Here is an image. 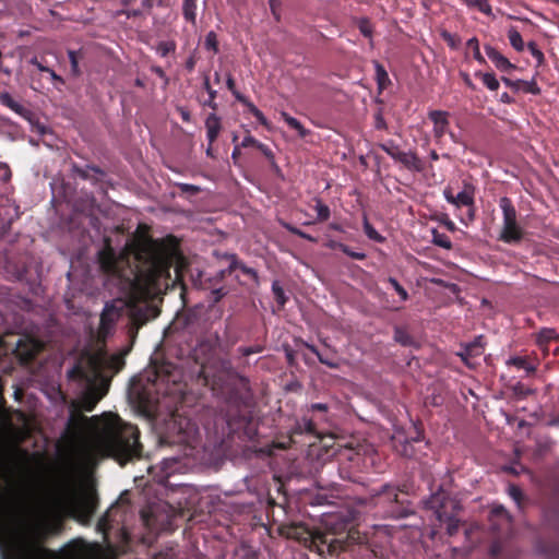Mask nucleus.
Returning <instances> with one entry per match:
<instances>
[{
	"label": "nucleus",
	"mask_w": 559,
	"mask_h": 559,
	"mask_svg": "<svg viewBox=\"0 0 559 559\" xmlns=\"http://www.w3.org/2000/svg\"><path fill=\"white\" fill-rule=\"evenodd\" d=\"M175 261V251L164 249L151 240L132 245L119 257L115 255L111 248L102 252V267L117 277L124 300L117 299L105 305L98 328L99 338L105 340L111 334L124 308L138 325L157 317L156 308L147 300L168 288L170 267Z\"/></svg>",
	"instance_id": "f257e3e1"
},
{
	"label": "nucleus",
	"mask_w": 559,
	"mask_h": 559,
	"mask_svg": "<svg viewBox=\"0 0 559 559\" xmlns=\"http://www.w3.org/2000/svg\"><path fill=\"white\" fill-rule=\"evenodd\" d=\"M76 460L84 469L93 467L98 460L110 456L121 464L138 455L139 431L114 414L83 417Z\"/></svg>",
	"instance_id": "f03ea898"
},
{
	"label": "nucleus",
	"mask_w": 559,
	"mask_h": 559,
	"mask_svg": "<svg viewBox=\"0 0 559 559\" xmlns=\"http://www.w3.org/2000/svg\"><path fill=\"white\" fill-rule=\"evenodd\" d=\"M129 349L108 354L99 349L87 355L74 369L73 373L84 383V392L79 406L92 412L98 401L107 393L111 374L124 365V356Z\"/></svg>",
	"instance_id": "7ed1b4c3"
},
{
	"label": "nucleus",
	"mask_w": 559,
	"mask_h": 559,
	"mask_svg": "<svg viewBox=\"0 0 559 559\" xmlns=\"http://www.w3.org/2000/svg\"><path fill=\"white\" fill-rule=\"evenodd\" d=\"M500 207L503 213V225L500 239L504 242H519L522 239L523 231L516 222V212L508 198L500 199Z\"/></svg>",
	"instance_id": "20e7f679"
},
{
	"label": "nucleus",
	"mask_w": 559,
	"mask_h": 559,
	"mask_svg": "<svg viewBox=\"0 0 559 559\" xmlns=\"http://www.w3.org/2000/svg\"><path fill=\"white\" fill-rule=\"evenodd\" d=\"M169 433L178 437V442L191 444L199 435L197 425L189 418L173 414L169 423Z\"/></svg>",
	"instance_id": "39448f33"
},
{
	"label": "nucleus",
	"mask_w": 559,
	"mask_h": 559,
	"mask_svg": "<svg viewBox=\"0 0 559 559\" xmlns=\"http://www.w3.org/2000/svg\"><path fill=\"white\" fill-rule=\"evenodd\" d=\"M380 147L394 160L401 163L411 170H420L421 163L412 151L403 152L393 142L380 144Z\"/></svg>",
	"instance_id": "423d86ee"
},
{
	"label": "nucleus",
	"mask_w": 559,
	"mask_h": 559,
	"mask_svg": "<svg viewBox=\"0 0 559 559\" xmlns=\"http://www.w3.org/2000/svg\"><path fill=\"white\" fill-rule=\"evenodd\" d=\"M443 195L449 203L456 207L472 206L474 204L475 189L472 185L465 183L463 190L454 194L453 189L447 187L443 190Z\"/></svg>",
	"instance_id": "0eeeda50"
},
{
	"label": "nucleus",
	"mask_w": 559,
	"mask_h": 559,
	"mask_svg": "<svg viewBox=\"0 0 559 559\" xmlns=\"http://www.w3.org/2000/svg\"><path fill=\"white\" fill-rule=\"evenodd\" d=\"M429 118L433 123L435 138H442L448 132L449 128L448 112L442 110H432L429 112Z\"/></svg>",
	"instance_id": "6e6552de"
},
{
	"label": "nucleus",
	"mask_w": 559,
	"mask_h": 559,
	"mask_svg": "<svg viewBox=\"0 0 559 559\" xmlns=\"http://www.w3.org/2000/svg\"><path fill=\"white\" fill-rule=\"evenodd\" d=\"M486 55L490 59V61L495 64V67L502 72H511L514 69V66L499 51H497L492 47H486Z\"/></svg>",
	"instance_id": "1a4fd4ad"
},
{
	"label": "nucleus",
	"mask_w": 559,
	"mask_h": 559,
	"mask_svg": "<svg viewBox=\"0 0 559 559\" xmlns=\"http://www.w3.org/2000/svg\"><path fill=\"white\" fill-rule=\"evenodd\" d=\"M205 129H206V138L210 144H213L217 139L222 124L219 118L215 114H211L207 116L205 120Z\"/></svg>",
	"instance_id": "9d476101"
},
{
	"label": "nucleus",
	"mask_w": 559,
	"mask_h": 559,
	"mask_svg": "<svg viewBox=\"0 0 559 559\" xmlns=\"http://www.w3.org/2000/svg\"><path fill=\"white\" fill-rule=\"evenodd\" d=\"M483 349H484L483 337L479 336L473 343L466 345V347L464 348V352H462L460 354V356L468 366H471L468 359L472 357L481 355Z\"/></svg>",
	"instance_id": "9b49d317"
},
{
	"label": "nucleus",
	"mask_w": 559,
	"mask_h": 559,
	"mask_svg": "<svg viewBox=\"0 0 559 559\" xmlns=\"http://www.w3.org/2000/svg\"><path fill=\"white\" fill-rule=\"evenodd\" d=\"M280 115L287 126L298 133L299 138L305 139L310 134V130L306 129L299 120L292 117L286 111H281Z\"/></svg>",
	"instance_id": "f8f14e48"
},
{
	"label": "nucleus",
	"mask_w": 559,
	"mask_h": 559,
	"mask_svg": "<svg viewBox=\"0 0 559 559\" xmlns=\"http://www.w3.org/2000/svg\"><path fill=\"white\" fill-rule=\"evenodd\" d=\"M557 338V333L552 329H544L537 335V344L539 347L545 350V346Z\"/></svg>",
	"instance_id": "ddd939ff"
},
{
	"label": "nucleus",
	"mask_w": 559,
	"mask_h": 559,
	"mask_svg": "<svg viewBox=\"0 0 559 559\" xmlns=\"http://www.w3.org/2000/svg\"><path fill=\"white\" fill-rule=\"evenodd\" d=\"M182 9L185 19L194 24L197 19V0H185Z\"/></svg>",
	"instance_id": "4468645a"
},
{
	"label": "nucleus",
	"mask_w": 559,
	"mask_h": 559,
	"mask_svg": "<svg viewBox=\"0 0 559 559\" xmlns=\"http://www.w3.org/2000/svg\"><path fill=\"white\" fill-rule=\"evenodd\" d=\"M508 38H509L511 46L515 50L522 51L524 49L523 38H522L521 34L514 27H511L508 31Z\"/></svg>",
	"instance_id": "2eb2a0df"
},
{
	"label": "nucleus",
	"mask_w": 559,
	"mask_h": 559,
	"mask_svg": "<svg viewBox=\"0 0 559 559\" xmlns=\"http://www.w3.org/2000/svg\"><path fill=\"white\" fill-rule=\"evenodd\" d=\"M469 8H477L486 15H491L492 10L488 0H462Z\"/></svg>",
	"instance_id": "dca6fc26"
},
{
	"label": "nucleus",
	"mask_w": 559,
	"mask_h": 559,
	"mask_svg": "<svg viewBox=\"0 0 559 559\" xmlns=\"http://www.w3.org/2000/svg\"><path fill=\"white\" fill-rule=\"evenodd\" d=\"M507 364L512 365L519 369H524L527 373L535 371V367L523 357H511L508 359Z\"/></svg>",
	"instance_id": "f3484780"
},
{
	"label": "nucleus",
	"mask_w": 559,
	"mask_h": 559,
	"mask_svg": "<svg viewBox=\"0 0 559 559\" xmlns=\"http://www.w3.org/2000/svg\"><path fill=\"white\" fill-rule=\"evenodd\" d=\"M432 241L435 245L444 249H451L452 247V242L449 239V237L445 236L444 234L438 233L437 230L432 231Z\"/></svg>",
	"instance_id": "a211bd4d"
},
{
	"label": "nucleus",
	"mask_w": 559,
	"mask_h": 559,
	"mask_svg": "<svg viewBox=\"0 0 559 559\" xmlns=\"http://www.w3.org/2000/svg\"><path fill=\"white\" fill-rule=\"evenodd\" d=\"M481 81L490 91H497L500 86L499 81L492 73H483Z\"/></svg>",
	"instance_id": "6ab92c4d"
},
{
	"label": "nucleus",
	"mask_w": 559,
	"mask_h": 559,
	"mask_svg": "<svg viewBox=\"0 0 559 559\" xmlns=\"http://www.w3.org/2000/svg\"><path fill=\"white\" fill-rule=\"evenodd\" d=\"M364 230L370 239L379 242L383 241V237L371 226L366 216L364 218Z\"/></svg>",
	"instance_id": "aec40b11"
},
{
	"label": "nucleus",
	"mask_w": 559,
	"mask_h": 559,
	"mask_svg": "<svg viewBox=\"0 0 559 559\" xmlns=\"http://www.w3.org/2000/svg\"><path fill=\"white\" fill-rule=\"evenodd\" d=\"M175 48L176 46L173 41H160L156 47V52L162 57H166L169 52L174 51Z\"/></svg>",
	"instance_id": "412c9836"
},
{
	"label": "nucleus",
	"mask_w": 559,
	"mask_h": 559,
	"mask_svg": "<svg viewBox=\"0 0 559 559\" xmlns=\"http://www.w3.org/2000/svg\"><path fill=\"white\" fill-rule=\"evenodd\" d=\"M314 210L319 219L326 221L330 217V209L321 201L316 202Z\"/></svg>",
	"instance_id": "4be33fe9"
},
{
	"label": "nucleus",
	"mask_w": 559,
	"mask_h": 559,
	"mask_svg": "<svg viewBox=\"0 0 559 559\" xmlns=\"http://www.w3.org/2000/svg\"><path fill=\"white\" fill-rule=\"evenodd\" d=\"M358 28L365 37L371 38L372 26H371V23L367 19H360L358 21Z\"/></svg>",
	"instance_id": "5701e85b"
},
{
	"label": "nucleus",
	"mask_w": 559,
	"mask_h": 559,
	"mask_svg": "<svg viewBox=\"0 0 559 559\" xmlns=\"http://www.w3.org/2000/svg\"><path fill=\"white\" fill-rule=\"evenodd\" d=\"M12 111L17 114L19 116L23 117L25 120L32 122L33 114L29 109L25 108L20 103H16V105L13 107Z\"/></svg>",
	"instance_id": "b1692460"
},
{
	"label": "nucleus",
	"mask_w": 559,
	"mask_h": 559,
	"mask_svg": "<svg viewBox=\"0 0 559 559\" xmlns=\"http://www.w3.org/2000/svg\"><path fill=\"white\" fill-rule=\"evenodd\" d=\"M204 45H205L206 49L213 50L214 52L217 51V37H216V34L214 32H210L205 36Z\"/></svg>",
	"instance_id": "393cba45"
},
{
	"label": "nucleus",
	"mask_w": 559,
	"mask_h": 559,
	"mask_svg": "<svg viewBox=\"0 0 559 559\" xmlns=\"http://www.w3.org/2000/svg\"><path fill=\"white\" fill-rule=\"evenodd\" d=\"M389 283L392 285V287L399 294L402 300H407V292L400 285V283L394 277H390Z\"/></svg>",
	"instance_id": "a878e982"
},
{
	"label": "nucleus",
	"mask_w": 559,
	"mask_h": 559,
	"mask_svg": "<svg viewBox=\"0 0 559 559\" xmlns=\"http://www.w3.org/2000/svg\"><path fill=\"white\" fill-rule=\"evenodd\" d=\"M109 522V511H107L102 518L98 520L96 530L100 533H105L108 528Z\"/></svg>",
	"instance_id": "bb28decb"
},
{
	"label": "nucleus",
	"mask_w": 559,
	"mask_h": 559,
	"mask_svg": "<svg viewBox=\"0 0 559 559\" xmlns=\"http://www.w3.org/2000/svg\"><path fill=\"white\" fill-rule=\"evenodd\" d=\"M0 102L11 110L16 105V100H14L9 93H2L0 94Z\"/></svg>",
	"instance_id": "cd10ccee"
},
{
	"label": "nucleus",
	"mask_w": 559,
	"mask_h": 559,
	"mask_svg": "<svg viewBox=\"0 0 559 559\" xmlns=\"http://www.w3.org/2000/svg\"><path fill=\"white\" fill-rule=\"evenodd\" d=\"M508 492L510 495V497L518 503L520 504V500H521V497H522V491L519 487L514 486V485H510L509 488H508Z\"/></svg>",
	"instance_id": "c85d7f7f"
},
{
	"label": "nucleus",
	"mask_w": 559,
	"mask_h": 559,
	"mask_svg": "<svg viewBox=\"0 0 559 559\" xmlns=\"http://www.w3.org/2000/svg\"><path fill=\"white\" fill-rule=\"evenodd\" d=\"M467 46H469V47H472V48H473L475 59H477L478 61H481V60H483V57H481V55H480L478 40H477L476 38H471V39L467 41Z\"/></svg>",
	"instance_id": "c756f323"
},
{
	"label": "nucleus",
	"mask_w": 559,
	"mask_h": 559,
	"mask_svg": "<svg viewBox=\"0 0 559 559\" xmlns=\"http://www.w3.org/2000/svg\"><path fill=\"white\" fill-rule=\"evenodd\" d=\"M528 49L532 53V56L538 61V62H542L543 59H544V55L543 52L537 48V46L535 45V43H530L528 44Z\"/></svg>",
	"instance_id": "7c9ffc66"
},
{
	"label": "nucleus",
	"mask_w": 559,
	"mask_h": 559,
	"mask_svg": "<svg viewBox=\"0 0 559 559\" xmlns=\"http://www.w3.org/2000/svg\"><path fill=\"white\" fill-rule=\"evenodd\" d=\"M272 288H273V293H274L276 299L278 300V302L280 304H284L285 298H284V290H283V288L276 282L273 283Z\"/></svg>",
	"instance_id": "2f4dec72"
},
{
	"label": "nucleus",
	"mask_w": 559,
	"mask_h": 559,
	"mask_svg": "<svg viewBox=\"0 0 559 559\" xmlns=\"http://www.w3.org/2000/svg\"><path fill=\"white\" fill-rule=\"evenodd\" d=\"M342 250L344 253H346L347 255L354 258V259H357V260H364L366 258V254L364 252H355V251H352L348 247L346 246H341Z\"/></svg>",
	"instance_id": "473e14b6"
},
{
	"label": "nucleus",
	"mask_w": 559,
	"mask_h": 559,
	"mask_svg": "<svg viewBox=\"0 0 559 559\" xmlns=\"http://www.w3.org/2000/svg\"><path fill=\"white\" fill-rule=\"evenodd\" d=\"M253 116L258 119V121L264 126L265 128H267L269 130L271 129V126H270V122L269 120L265 118V116L263 115V112L260 110V109H254V114Z\"/></svg>",
	"instance_id": "72a5a7b5"
},
{
	"label": "nucleus",
	"mask_w": 559,
	"mask_h": 559,
	"mask_svg": "<svg viewBox=\"0 0 559 559\" xmlns=\"http://www.w3.org/2000/svg\"><path fill=\"white\" fill-rule=\"evenodd\" d=\"M285 226V228H287L289 231L302 237V238H306L308 240H313V238L309 235H307L306 233L301 231L300 229L298 228H295L293 226H290L289 224H283Z\"/></svg>",
	"instance_id": "f704fd0d"
},
{
	"label": "nucleus",
	"mask_w": 559,
	"mask_h": 559,
	"mask_svg": "<svg viewBox=\"0 0 559 559\" xmlns=\"http://www.w3.org/2000/svg\"><path fill=\"white\" fill-rule=\"evenodd\" d=\"M408 338L409 337L402 330H400V329L395 330V340L399 343L406 345V344H408Z\"/></svg>",
	"instance_id": "c9c22d12"
},
{
	"label": "nucleus",
	"mask_w": 559,
	"mask_h": 559,
	"mask_svg": "<svg viewBox=\"0 0 559 559\" xmlns=\"http://www.w3.org/2000/svg\"><path fill=\"white\" fill-rule=\"evenodd\" d=\"M257 148L262 152L264 156H266L269 159H273L274 155L272 151L263 143L259 142L257 143Z\"/></svg>",
	"instance_id": "e433bc0d"
},
{
	"label": "nucleus",
	"mask_w": 559,
	"mask_h": 559,
	"mask_svg": "<svg viewBox=\"0 0 559 559\" xmlns=\"http://www.w3.org/2000/svg\"><path fill=\"white\" fill-rule=\"evenodd\" d=\"M442 37L449 44L450 47L456 48L457 43H456L455 37L452 34H450L448 32H443Z\"/></svg>",
	"instance_id": "4c0bfd02"
},
{
	"label": "nucleus",
	"mask_w": 559,
	"mask_h": 559,
	"mask_svg": "<svg viewBox=\"0 0 559 559\" xmlns=\"http://www.w3.org/2000/svg\"><path fill=\"white\" fill-rule=\"evenodd\" d=\"M257 143H259V141H257L253 136L247 135V136L243 138L240 146L241 147H248V146H255L257 147Z\"/></svg>",
	"instance_id": "58836bf2"
},
{
	"label": "nucleus",
	"mask_w": 559,
	"mask_h": 559,
	"mask_svg": "<svg viewBox=\"0 0 559 559\" xmlns=\"http://www.w3.org/2000/svg\"><path fill=\"white\" fill-rule=\"evenodd\" d=\"M69 58H70V61H71V67H72L73 73L78 74L79 73V66H78V60H76V57H75V52L74 51H69Z\"/></svg>",
	"instance_id": "ea45409f"
},
{
	"label": "nucleus",
	"mask_w": 559,
	"mask_h": 559,
	"mask_svg": "<svg viewBox=\"0 0 559 559\" xmlns=\"http://www.w3.org/2000/svg\"><path fill=\"white\" fill-rule=\"evenodd\" d=\"M492 515L493 516H501V518L506 519V521L509 520L508 513H507V511L502 507H498V508L493 509L492 510Z\"/></svg>",
	"instance_id": "a19ab883"
},
{
	"label": "nucleus",
	"mask_w": 559,
	"mask_h": 559,
	"mask_svg": "<svg viewBox=\"0 0 559 559\" xmlns=\"http://www.w3.org/2000/svg\"><path fill=\"white\" fill-rule=\"evenodd\" d=\"M179 187L185 192L197 193L199 191V187L188 183H180Z\"/></svg>",
	"instance_id": "79ce46f5"
},
{
	"label": "nucleus",
	"mask_w": 559,
	"mask_h": 559,
	"mask_svg": "<svg viewBox=\"0 0 559 559\" xmlns=\"http://www.w3.org/2000/svg\"><path fill=\"white\" fill-rule=\"evenodd\" d=\"M238 267H239V269H240L245 274L250 275V276H252V277H253V278H255V280L258 278V274H257V272H255L253 269L248 267V266L242 265V264H241V265H239Z\"/></svg>",
	"instance_id": "37998d69"
},
{
	"label": "nucleus",
	"mask_w": 559,
	"mask_h": 559,
	"mask_svg": "<svg viewBox=\"0 0 559 559\" xmlns=\"http://www.w3.org/2000/svg\"><path fill=\"white\" fill-rule=\"evenodd\" d=\"M438 502H439V498H438V497H433V498L431 499V501H430V504H431V508L436 509V514H437L438 519H439L440 521H442V513H441V511L438 509V506H437V504H438Z\"/></svg>",
	"instance_id": "c03bdc74"
},
{
	"label": "nucleus",
	"mask_w": 559,
	"mask_h": 559,
	"mask_svg": "<svg viewBox=\"0 0 559 559\" xmlns=\"http://www.w3.org/2000/svg\"><path fill=\"white\" fill-rule=\"evenodd\" d=\"M33 66H35L39 71L47 72L49 68L43 66L37 58H32L29 61Z\"/></svg>",
	"instance_id": "a18cd8bd"
},
{
	"label": "nucleus",
	"mask_w": 559,
	"mask_h": 559,
	"mask_svg": "<svg viewBox=\"0 0 559 559\" xmlns=\"http://www.w3.org/2000/svg\"><path fill=\"white\" fill-rule=\"evenodd\" d=\"M376 128L377 129L385 128V121H384L383 117L380 114H378L376 116Z\"/></svg>",
	"instance_id": "49530a36"
},
{
	"label": "nucleus",
	"mask_w": 559,
	"mask_h": 559,
	"mask_svg": "<svg viewBox=\"0 0 559 559\" xmlns=\"http://www.w3.org/2000/svg\"><path fill=\"white\" fill-rule=\"evenodd\" d=\"M308 347L310 348V350H311L312 353H314V354L319 357V359H320V361H321V362L326 364V365H329V366H331V367H334V365H333V364H331V362H329V360H324V359L319 355L318 350H317L313 346H308Z\"/></svg>",
	"instance_id": "de8ad7c7"
},
{
	"label": "nucleus",
	"mask_w": 559,
	"mask_h": 559,
	"mask_svg": "<svg viewBox=\"0 0 559 559\" xmlns=\"http://www.w3.org/2000/svg\"><path fill=\"white\" fill-rule=\"evenodd\" d=\"M376 69H377V74L380 76H383V78H386V72L384 71L383 67L380 66L379 63L376 64Z\"/></svg>",
	"instance_id": "09e8293b"
},
{
	"label": "nucleus",
	"mask_w": 559,
	"mask_h": 559,
	"mask_svg": "<svg viewBox=\"0 0 559 559\" xmlns=\"http://www.w3.org/2000/svg\"><path fill=\"white\" fill-rule=\"evenodd\" d=\"M179 110H180L181 118L185 121H190V114H189V111L183 109V108H180Z\"/></svg>",
	"instance_id": "8fccbe9b"
},
{
	"label": "nucleus",
	"mask_w": 559,
	"mask_h": 559,
	"mask_svg": "<svg viewBox=\"0 0 559 559\" xmlns=\"http://www.w3.org/2000/svg\"><path fill=\"white\" fill-rule=\"evenodd\" d=\"M243 105L247 106V108L249 109V111L253 115L254 114V109H258L251 102H249L248 99L247 100H243Z\"/></svg>",
	"instance_id": "3c124183"
},
{
	"label": "nucleus",
	"mask_w": 559,
	"mask_h": 559,
	"mask_svg": "<svg viewBox=\"0 0 559 559\" xmlns=\"http://www.w3.org/2000/svg\"><path fill=\"white\" fill-rule=\"evenodd\" d=\"M47 73H49V75H50V78H51L52 80L61 81V78H60L59 75H57V74H56V72H55L53 70L48 69V70H47Z\"/></svg>",
	"instance_id": "603ef678"
},
{
	"label": "nucleus",
	"mask_w": 559,
	"mask_h": 559,
	"mask_svg": "<svg viewBox=\"0 0 559 559\" xmlns=\"http://www.w3.org/2000/svg\"><path fill=\"white\" fill-rule=\"evenodd\" d=\"M227 86H228V88H229L230 91H233V93L235 92V91H234L235 82H234V80H233L231 78H228V80H227Z\"/></svg>",
	"instance_id": "864d4df0"
},
{
	"label": "nucleus",
	"mask_w": 559,
	"mask_h": 559,
	"mask_svg": "<svg viewBox=\"0 0 559 559\" xmlns=\"http://www.w3.org/2000/svg\"><path fill=\"white\" fill-rule=\"evenodd\" d=\"M153 71L159 75L160 78H163L165 74H164V71L159 68V67H154L153 68Z\"/></svg>",
	"instance_id": "5fc2aeb1"
},
{
	"label": "nucleus",
	"mask_w": 559,
	"mask_h": 559,
	"mask_svg": "<svg viewBox=\"0 0 559 559\" xmlns=\"http://www.w3.org/2000/svg\"><path fill=\"white\" fill-rule=\"evenodd\" d=\"M312 408L319 409V411H325L326 406L324 404H313Z\"/></svg>",
	"instance_id": "6e6d98bb"
},
{
	"label": "nucleus",
	"mask_w": 559,
	"mask_h": 559,
	"mask_svg": "<svg viewBox=\"0 0 559 559\" xmlns=\"http://www.w3.org/2000/svg\"><path fill=\"white\" fill-rule=\"evenodd\" d=\"M239 153H240L239 146H235V148H234V151H233V153H231V157H233L234 159H236V158H237V156L239 155Z\"/></svg>",
	"instance_id": "4d7b16f0"
},
{
	"label": "nucleus",
	"mask_w": 559,
	"mask_h": 559,
	"mask_svg": "<svg viewBox=\"0 0 559 559\" xmlns=\"http://www.w3.org/2000/svg\"><path fill=\"white\" fill-rule=\"evenodd\" d=\"M457 525L456 524H452L450 523L449 526H448V531L450 534H453V532H455Z\"/></svg>",
	"instance_id": "13d9d810"
},
{
	"label": "nucleus",
	"mask_w": 559,
	"mask_h": 559,
	"mask_svg": "<svg viewBox=\"0 0 559 559\" xmlns=\"http://www.w3.org/2000/svg\"><path fill=\"white\" fill-rule=\"evenodd\" d=\"M445 226L450 229V230H454L455 229V226H454V223L451 222V221H448L445 223Z\"/></svg>",
	"instance_id": "bf43d9fd"
},
{
	"label": "nucleus",
	"mask_w": 559,
	"mask_h": 559,
	"mask_svg": "<svg viewBox=\"0 0 559 559\" xmlns=\"http://www.w3.org/2000/svg\"><path fill=\"white\" fill-rule=\"evenodd\" d=\"M234 95L236 96V98L238 100H240L242 104H243V100H247V98H245L243 96H241L239 93L237 92H234Z\"/></svg>",
	"instance_id": "052dcab7"
},
{
	"label": "nucleus",
	"mask_w": 559,
	"mask_h": 559,
	"mask_svg": "<svg viewBox=\"0 0 559 559\" xmlns=\"http://www.w3.org/2000/svg\"><path fill=\"white\" fill-rule=\"evenodd\" d=\"M272 11L275 10L276 0H269Z\"/></svg>",
	"instance_id": "680f3d73"
},
{
	"label": "nucleus",
	"mask_w": 559,
	"mask_h": 559,
	"mask_svg": "<svg viewBox=\"0 0 559 559\" xmlns=\"http://www.w3.org/2000/svg\"><path fill=\"white\" fill-rule=\"evenodd\" d=\"M206 154L207 155H211L212 154V144L209 143V146L206 148Z\"/></svg>",
	"instance_id": "e2e57ef3"
},
{
	"label": "nucleus",
	"mask_w": 559,
	"mask_h": 559,
	"mask_svg": "<svg viewBox=\"0 0 559 559\" xmlns=\"http://www.w3.org/2000/svg\"><path fill=\"white\" fill-rule=\"evenodd\" d=\"M38 132L45 133V127L38 126L37 127Z\"/></svg>",
	"instance_id": "0e129e2a"
},
{
	"label": "nucleus",
	"mask_w": 559,
	"mask_h": 559,
	"mask_svg": "<svg viewBox=\"0 0 559 559\" xmlns=\"http://www.w3.org/2000/svg\"><path fill=\"white\" fill-rule=\"evenodd\" d=\"M135 84H136L138 86H143V82H142L140 79H138V80L135 81Z\"/></svg>",
	"instance_id": "69168bd1"
},
{
	"label": "nucleus",
	"mask_w": 559,
	"mask_h": 559,
	"mask_svg": "<svg viewBox=\"0 0 559 559\" xmlns=\"http://www.w3.org/2000/svg\"><path fill=\"white\" fill-rule=\"evenodd\" d=\"M431 158H432V159H435V160H436V159H438V155H437V153L432 152V153H431Z\"/></svg>",
	"instance_id": "338daca9"
},
{
	"label": "nucleus",
	"mask_w": 559,
	"mask_h": 559,
	"mask_svg": "<svg viewBox=\"0 0 559 559\" xmlns=\"http://www.w3.org/2000/svg\"><path fill=\"white\" fill-rule=\"evenodd\" d=\"M207 90H209V93H210L211 97L213 98L215 93L213 91H211L209 87H207Z\"/></svg>",
	"instance_id": "774afa93"
}]
</instances>
